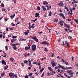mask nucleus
Listing matches in <instances>:
<instances>
[{
  "instance_id": "63",
  "label": "nucleus",
  "mask_w": 78,
  "mask_h": 78,
  "mask_svg": "<svg viewBox=\"0 0 78 78\" xmlns=\"http://www.w3.org/2000/svg\"><path fill=\"white\" fill-rule=\"evenodd\" d=\"M19 42H21V41H22V38H21V39H20V40H19Z\"/></svg>"
},
{
  "instance_id": "4",
  "label": "nucleus",
  "mask_w": 78,
  "mask_h": 78,
  "mask_svg": "<svg viewBox=\"0 0 78 78\" xmlns=\"http://www.w3.org/2000/svg\"><path fill=\"white\" fill-rule=\"evenodd\" d=\"M32 46V50L33 51H35L36 50V45H33Z\"/></svg>"
},
{
  "instance_id": "58",
  "label": "nucleus",
  "mask_w": 78,
  "mask_h": 78,
  "mask_svg": "<svg viewBox=\"0 0 78 78\" xmlns=\"http://www.w3.org/2000/svg\"><path fill=\"white\" fill-rule=\"evenodd\" d=\"M38 74H39V73H35V75H37V76Z\"/></svg>"
},
{
  "instance_id": "43",
  "label": "nucleus",
  "mask_w": 78,
  "mask_h": 78,
  "mask_svg": "<svg viewBox=\"0 0 78 78\" xmlns=\"http://www.w3.org/2000/svg\"><path fill=\"white\" fill-rule=\"evenodd\" d=\"M25 78H28V75L27 74L25 76Z\"/></svg>"
},
{
  "instance_id": "64",
  "label": "nucleus",
  "mask_w": 78,
  "mask_h": 78,
  "mask_svg": "<svg viewBox=\"0 0 78 78\" xmlns=\"http://www.w3.org/2000/svg\"><path fill=\"white\" fill-rule=\"evenodd\" d=\"M12 26H16V25L14 23H12Z\"/></svg>"
},
{
  "instance_id": "51",
  "label": "nucleus",
  "mask_w": 78,
  "mask_h": 78,
  "mask_svg": "<svg viewBox=\"0 0 78 78\" xmlns=\"http://www.w3.org/2000/svg\"><path fill=\"white\" fill-rule=\"evenodd\" d=\"M44 72L42 73V75L41 76V77H43V76L44 75Z\"/></svg>"
},
{
  "instance_id": "12",
  "label": "nucleus",
  "mask_w": 78,
  "mask_h": 78,
  "mask_svg": "<svg viewBox=\"0 0 78 78\" xmlns=\"http://www.w3.org/2000/svg\"><path fill=\"white\" fill-rule=\"evenodd\" d=\"M2 64H4V65H6V63L5 62V61L4 60H2Z\"/></svg>"
},
{
  "instance_id": "56",
  "label": "nucleus",
  "mask_w": 78,
  "mask_h": 78,
  "mask_svg": "<svg viewBox=\"0 0 78 78\" xmlns=\"http://www.w3.org/2000/svg\"><path fill=\"white\" fill-rule=\"evenodd\" d=\"M47 9L46 10V11H48V10H50V8H49V7H47Z\"/></svg>"
},
{
  "instance_id": "16",
  "label": "nucleus",
  "mask_w": 78,
  "mask_h": 78,
  "mask_svg": "<svg viewBox=\"0 0 78 78\" xmlns=\"http://www.w3.org/2000/svg\"><path fill=\"white\" fill-rule=\"evenodd\" d=\"M17 45H15V46H13L12 48H13V50H17V48L16 47V46Z\"/></svg>"
},
{
  "instance_id": "21",
  "label": "nucleus",
  "mask_w": 78,
  "mask_h": 78,
  "mask_svg": "<svg viewBox=\"0 0 78 78\" xmlns=\"http://www.w3.org/2000/svg\"><path fill=\"white\" fill-rule=\"evenodd\" d=\"M58 20L57 18H55L54 19V21L55 22H58Z\"/></svg>"
},
{
  "instance_id": "15",
  "label": "nucleus",
  "mask_w": 78,
  "mask_h": 78,
  "mask_svg": "<svg viewBox=\"0 0 78 78\" xmlns=\"http://www.w3.org/2000/svg\"><path fill=\"white\" fill-rule=\"evenodd\" d=\"M43 5H48V2L46 1H44L43 3Z\"/></svg>"
},
{
  "instance_id": "27",
  "label": "nucleus",
  "mask_w": 78,
  "mask_h": 78,
  "mask_svg": "<svg viewBox=\"0 0 78 78\" xmlns=\"http://www.w3.org/2000/svg\"><path fill=\"white\" fill-rule=\"evenodd\" d=\"M18 17H17V18H16L15 19V21L16 22H18Z\"/></svg>"
},
{
  "instance_id": "39",
  "label": "nucleus",
  "mask_w": 78,
  "mask_h": 78,
  "mask_svg": "<svg viewBox=\"0 0 78 78\" xmlns=\"http://www.w3.org/2000/svg\"><path fill=\"white\" fill-rule=\"evenodd\" d=\"M44 50L45 51H48V49H47V48H45Z\"/></svg>"
},
{
  "instance_id": "17",
  "label": "nucleus",
  "mask_w": 78,
  "mask_h": 78,
  "mask_svg": "<svg viewBox=\"0 0 78 78\" xmlns=\"http://www.w3.org/2000/svg\"><path fill=\"white\" fill-rule=\"evenodd\" d=\"M29 29L30 30H31V23H29Z\"/></svg>"
},
{
  "instance_id": "25",
  "label": "nucleus",
  "mask_w": 78,
  "mask_h": 78,
  "mask_svg": "<svg viewBox=\"0 0 78 78\" xmlns=\"http://www.w3.org/2000/svg\"><path fill=\"white\" fill-rule=\"evenodd\" d=\"M12 75H13V73H9V76H11V77L12 76Z\"/></svg>"
},
{
  "instance_id": "49",
  "label": "nucleus",
  "mask_w": 78,
  "mask_h": 78,
  "mask_svg": "<svg viewBox=\"0 0 78 78\" xmlns=\"http://www.w3.org/2000/svg\"><path fill=\"white\" fill-rule=\"evenodd\" d=\"M12 37V38H13V39H14L15 38H16V37H17V36H13Z\"/></svg>"
},
{
  "instance_id": "1",
  "label": "nucleus",
  "mask_w": 78,
  "mask_h": 78,
  "mask_svg": "<svg viewBox=\"0 0 78 78\" xmlns=\"http://www.w3.org/2000/svg\"><path fill=\"white\" fill-rule=\"evenodd\" d=\"M67 72L68 73H69V75H70L72 76V77H73V75L74 74V73L73 72H72V70H69L67 71Z\"/></svg>"
},
{
  "instance_id": "32",
  "label": "nucleus",
  "mask_w": 78,
  "mask_h": 78,
  "mask_svg": "<svg viewBox=\"0 0 78 78\" xmlns=\"http://www.w3.org/2000/svg\"><path fill=\"white\" fill-rule=\"evenodd\" d=\"M52 14V12H49V14H48V16H51Z\"/></svg>"
},
{
  "instance_id": "11",
  "label": "nucleus",
  "mask_w": 78,
  "mask_h": 78,
  "mask_svg": "<svg viewBox=\"0 0 78 78\" xmlns=\"http://www.w3.org/2000/svg\"><path fill=\"white\" fill-rule=\"evenodd\" d=\"M65 44L66 45H67V46L68 47H70V45L69 44V43L67 41H65Z\"/></svg>"
},
{
  "instance_id": "47",
  "label": "nucleus",
  "mask_w": 78,
  "mask_h": 78,
  "mask_svg": "<svg viewBox=\"0 0 78 78\" xmlns=\"http://www.w3.org/2000/svg\"><path fill=\"white\" fill-rule=\"evenodd\" d=\"M38 33L39 34H42V33L43 32H42V31H41V32L38 31Z\"/></svg>"
},
{
  "instance_id": "20",
  "label": "nucleus",
  "mask_w": 78,
  "mask_h": 78,
  "mask_svg": "<svg viewBox=\"0 0 78 78\" xmlns=\"http://www.w3.org/2000/svg\"><path fill=\"white\" fill-rule=\"evenodd\" d=\"M10 61H11V62H13L14 61V58H10Z\"/></svg>"
},
{
  "instance_id": "3",
  "label": "nucleus",
  "mask_w": 78,
  "mask_h": 78,
  "mask_svg": "<svg viewBox=\"0 0 78 78\" xmlns=\"http://www.w3.org/2000/svg\"><path fill=\"white\" fill-rule=\"evenodd\" d=\"M48 69L49 70L51 71V72H52V73H54V74L56 73V72H55V71H53V69H51V67H48Z\"/></svg>"
},
{
  "instance_id": "37",
  "label": "nucleus",
  "mask_w": 78,
  "mask_h": 78,
  "mask_svg": "<svg viewBox=\"0 0 78 78\" xmlns=\"http://www.w3.org/2000/svg\"><path fill=\"white\" fill-rule=\"evenodd\" d=\"M4 75H5V73H4V72H3V73L1 74V75L2 76H3Z\"/></svg>"
},
{
  "instance_id": "50",
  "label": "nucleus",
  "mask_w": 78,
  "mask_h": 78,
  "mask_svg": "<svg viewBox=\"0 0 78 78\" xmlns=\"http://www.w3.org/2000/svg\"><path fill=\"white\" fill-rule=\"evenodd\" d=\"M5 49H6V50H8V46H5Z\"/></svg>"
},
{
  "instance_id": "36",
  "label": "nucleus",
  "mask_w": 78,
  "mask_h": 78,
  "mask_svg": "<svg viewBox=\"0 0 78 78\" xmlns=\"http://www.w3.org/2000/svg\"><path fill=\"white\" fill-rule=\"evenodd\" d=\"M17 44H18V43L16 44H12V46L14 47V46H15V45H17Z\"/></svg>"
},
{
  "instance_id": "48",
  "label": "nucleus",
  "mask_w": 78,
  "mask_h": 78,
  "mask_svg": "<svg viewBox=\"0 0 78 78\" xmlns=\"http://www.w3.org/2000/svg\"><path fill=\"white\" fill-rule=\"evenodd\" d=\"M61 60L62 61V62H65V60H63V59H61Z\"/></svg>"
},
{
  "instance_id": "18",
  "label": "nucleus",
  "mask_w": 78,
  "mask_h": 78,
  "mask_svg": "<svg viewBox=\"0 0 78 78\" xmlns=\"http://www.w3.org/2000/svg\"><path fill=\"white\" fill-rule=\"evenodd\" d=\"M65 25L66 26V27L68 28H70V26H69V25H68L67 24L65 23L64 24V26Z\"/></svg>"
},
{
  "instance_id": "59",
  "label": "nucleus",
  "mask_w": 78,
  "mask_h": 78,
  "mask_svg": "<svg viewBox=\"0 0 78 78\" xmlns=\"http://www.w3.org/2000/svg\"><path fill=\"white\" fill-rule=\"evenodd\" d=\"M64 75L65 76H66V77H67V74H66V73H64Z\"/></svg>"
},
{
  "instance_id": "62",
  "label": "nucleus",
  "mask_w": 78,
  "mask_h": 78,
  "mask_svg": "<svg viewBox=\"0 0 78 78\" xmlns=\"http://www.w3.org/2000/svg\"><path fill=\"white\" fill-rule=\"evenodd\" d=\"M68 8H67V6H65V9H67Z\"/></svg>"
},
{
  "instance_id": "38",
  "label": "nucleus",
  "mask_w": 78,
  "mask_h": 78,
  "mask_svg": "<svg viewBox=\"0 0 78 78\" xmlns=\"http://www.w3.org/2000/svg\"><path fill=\"white\" fill-rule=\"evenodd\" d=\"M44 70V68H42L41 69H40L41 72H42V71Z\"/></svg>"
},
{
  "instance_id": "19",
  "label": "nucleus",
  "mask_w": 78,
  "mask_h": 78,
  "mask_svg": "<svg viewBox=\"0 0 78 78\" xmlns=\"http://www.w3.org/2000/svg\"><path fill=\"white\" fill-rule=\"evenodd\" d=\"M16 41V39L13 38L11 40V42H15Z\"/></svg>"
},
{
  "instance_id": "40",
  "label": "nucleus",
  "mask_w": 78,
  "mask_h": 78,
  "mask_svg": "<svg viewBox=\"0 0 78 78\" xmlns=\"http://www.w3.org/2000/svg\"><path fill=\"white\" fill-rule=\"evenodd\" d=\"M69 3H72V4H74V3H75V2H72L69 1Z\"/></svg>"
},
{
  "instance_id": "52",
  "label": "nucleus",
  "mask_w": 78,
  "mask_h": 78,
  "mask_svg": "<svg viewBox=\"0 0 78 78\" xmlns=\"http://www.w3.org/2000/svg\"><path fill=\"white\" fill-rule=\"evenodd\" d=\"M1 6L2 7H3V8H4V4H2L1 5Z\"/></svg>"
},
{
  "instance_id": "8",
  "label": "nucleus",
  "mask_w": 78,
  "mask_h": 78,
  "mask_svg": "<svg viewBox=\"0 0 78 78\" xmlns=\"http://www.w3.org/2000/svg\"><path fill=\"white\" fill-rule=\"evenodd\" d=\"M64 23V21H62L61 20L58 22L59 24L61 26H63V23Z\"/></svg>"
},
{
  "instance_id": "35",
  "label": "nucleus",
  "mask_w": 78,
  "mask_h": 78,
  "mask_svg": "<svg viewBox=\"0 0 78 78\" xmlns=\"http://www.w3.org/2000/svg\"><path fill=\"white\" fill-rule=\"evenodd\" d=\"M61 74H59L58 75H57V76L58 78H60L61 77Z\"/></svg>"
},
{
  "instance_id": "34",
  "label": "nucleus",
  "mask_w": 78,
  "mask_h": 78,
  "mask_svg": "<svg viewBox=\"0 0 78 78\" xmlns=\"http://www.w3.org/2000/svg\"><path fill=\"white\" fill-rule=\"evenodd\" d=\"M8 66H5V69H4V70H6V69H8Z\"/></svg>"
},
{
  "instance_id": "22",
  "label": "nucleus",
  "mask_w": 78,
  "mask_h": 78,
  "mask_svg": "<svg viewBox=\"0 0 78 78\" xmlns=\"http://www.w3.org/2000/svg\"><path fill=\"white\" fill-rule=\"evenodd\" d=\"M15 13H14L13 15L12 16H11L10 17H11V19H13V18H14V16H15Z\"/></svg>"
},
{
  "instance_id": "41",
  "label": "nucleus",
  "mask_w": 78,
  "mask_h": 78,
  "mask_svg": "<svg viewBox=\"0 0 78 78\" xmlns=\"http://www.w3.org/2000/svg\"><path fill=\"white\" fill-rule=\"evenodd\" d=\"M22 41H26V40H27V39H25V38H22Z\"/></svg>"
},
{
  "instance_id": "55",
  "label": "nucleus",
  "mask_w": 78,
  "mask_h": 78,
  "mask_svg": "<svg viewBox=\"0 0 78 78\" xmlns=\"http://www.w3.org/2000/svg\"><path fill=\"white\" fill-rule=\"evenodd\" d=\"M68 38L69 39H72V37L71 36L68 37Z\"/></svg>"
},
{
  "instance_id": "31",
  "label": "nucleus",
  "mask_w": 78,
  "mask_h": 78,
  "mask_svg": "<svg viewBox=\"0 0 78 78\" xmlns=\"http://www.w3.org/2000/svg\"><path fill=\"white\" fill-rule=\"evenodd\" d=\"M28 65L30 67H32V65L31 64V63H29L28 64Z\"/></svg>"
},
{
  "instance_id": "29",
  "label": "nucleus",
  "mask_w": 78,
  "mask_h": 78,
  "mask_svg": "<svg viewBox=\"0 0 78 78\" xmlns=\"http://www.w3.org/2000/svg\"><path fill=\"white\" fill-rule=\"evenodd\" d=\"M24 34L25 35H26V36H27V35H28V32L27 31L25 32H24Z\"/></svg>"
},
{
  "instance_id": "14",
  "label": "nucleus",
  "mask_w": 78,
  "mask_h": 78,
  "mask_svg": "<svg viewBox=\"0 0 78 78\" xmlns=\"http://www.w3.org/2000/svg\"><path fill=\"white\" fill-rule=\"evenodd\" d=\"M41 7L43 9V11H46V8L44 6H42Z\"/></svg>"
},
{
  "instance_id": "44",
  "label": "nucleus",
  "mask_w": 78,
  "mask_h": 78,
  "mask_svg": "<svg viewBox=\"0 0 78 78\" xmlns=\"http://www.w3.org/2000/svg\"><path fill=\"white\" fill-rule=\"evenodd\" d=\"M58 69V66H56L55 67V70H56V69Z\"/></svg>"
},
{
  "instance_id": "54",
  "label": "nucleus",
  "mask_w": 78,
  "mask_h": 78,
  "mask_svg": "<svg viewBox=\"0 0 78 78\" xmlns=\"http://www.w3.org/2000/svg\"><path fill=\"white\" fill-rule=\"evenodd\" d=\"M24 56L25 57H27V54L25 53L24 54Z\"/></svg>"
},
{
  "instance_id": "60",
  "label": "nucleus",
  "mask_w": 78,
  "mask_h": 78,
  "mask_svg": "<svg viewBox=\"0 0 78 78\" xmlns=\"http://www.w3.org/2000/svg\"><path fill=\"white\" fill-rule=\"evenodd\" d=\"M4 20H5V21L6 22V21H7V20H8V19L7 18H5V19H4Z\"/></svg>"
},
{
  "instance_id": "2",
  "label": "nucleus",
  "mask_w": 78,
  "mask_h": 78,
  "mask_svg": "<svg viewBox=\"0 0 78 78\" xmlns=\"http://www.w3.org/2000/svg\"><path fill=\"white\" fill-rule=\"evenodd\" d=\"M58 5H59V6H63L64 5V4L62 2V1H60L59 3H58Z\"/></svg>"
},
{
  "instance_id": "28",
  "label": "nucleus",
  "mask_w": 78,
  "mask_h": 78,
  "mask_svg": "<svg viewBox=\"0 0 78 78\" xmlns=\"http://www.w3.org/2000/svg\"><path fill=\"white\" fill-rule=\"evenodd\" d=\"M37 10H38L39 11L41 10V8L39 6L37 7Z\"/></svg>"
},
{
  "instance_id": "6",
  "label": "nucleus",
  "mask_w": 78,
  "mask_h": 78,
  "mask_svg": "<svg viewBox=\"0 0 78 78\" xmlns=\"http://www.w3.org/2000/svg\"><path fill=\"white\" fill-rule=\"evenodd\" d=\"M58 67H60L61 69H63V70H66V68L64 67V66H61L59 64H58Z\"/></svg>"
},
{
  "instance_id": "33",
  "label": "nucleus",
  "mask_w": 78,
  "mask_h": 78,
  "mask_svg": "<svg viewBox=\"0 0 78 78\" xmlns=\"http://www.w3.org/2000/svg\"><path fill=\"white\" fill-rule=\"evenodd\" d=\"M75 21L77 23H78V20L77 19H75Z\"/></svg>"
},
{
  "instance_id": "10",
  "label": "nucleus",
  "mask_w": 78,
  "mask_h": 78,
  "mask_svg": "<svg viewBox=\"0 0 78 78\" xmlns=\"http://www.w3.org/2000/svg\"><path fill=\"white\" fill-rule=\"evenodd\" d=\"M29 47H28V46H26L25 49L26 50H28L30 48V45H28Z\"/></svg>"
},
{
  "instance_id": "9",
  "label": "nucleus",
  "mask_w": 78,
  "mask_h": 78,
  "mask_svg": "<svg viewBox=\"0 0 78 78\" xmlns=\"http://www.w3.org/2000/svg\"><path fill=\"white\" fill-rule=\"evenodd\" d=\"M51 64H52V66L53 67H54L55 66H56V63L55 62L53 61L51 62Z\"/></svg>"
},
{
  "instance_id": "45",
  "label": "nucleus",
  "mask_w": 78,
  "mask_h": 78,
  "mask_svg": "<svg viewBox=\"0 0 78 78\" xmlns=\"http://www.w3.org/2000/svg\"><path fill=\"white\" fill-rule=\"evenodd\" d=\"M64 12L65 14H66V15H67V12H66V10H64Z\"/></svg>"
},
{
  "instance_id": "46",
  "label": "nucleus",
  "mask_w": 78,
  "mask_h": 78,
  "mask_svg": "<svg viewBox=\"0 0 78 78\" xmlns=\"http://www.w3.org/2000/svg\"><path fill=\"white\" fill-rule=\"evenodd\" d=\"M31 67H31V66H30L27 68V69H28V70H30V69H31Z\"/></svg>"
},
{
  "instance_id": "30",
  "label": "nucleus",
  "mask_w": 78,
  "mask_h": 78,
  "mask_svg": "<svg viewBox=\"0 0 78 78\" xmlns=\"http://www.w3.org/2000/svg\"><path fill=\"white\" fill-rule=\"evenodd\" d=\"M28 61L27 60H25L23 61V62L24 63V64H27V63H28Z\"/></svg>"
},
{
  "instance_id": "7",
  "label": "nucleus",
  "mask_w": 78,
  "mask_h": 78,
  "mask_svg": "<svg viewBox=\"0 0 78 78\" xmlns=\"http://www.w3.org/2000/svg\"><path fill=\"white\" fill-rule=\"evenodd\" d=\"M41 44H43L44 45H48V44H49V43H48V42H47L46 41H44L42 42Z\"/></svg>"
},
{
  "instance_id": "26",
  "label": "nucleus",
  "mask_w": 78,
  "mask_h": 78,
  "mask_svg": "<svg viewBox=\"0 0 78 78\" xmlns=\"http://www.w3.org/2000/svg\"><path fill=\"white\" fill-rule=\"evenodd\" d=\"M65 64H66V65L67 66H69V65L68 62H65Z\"/></svg>"
},
{
  "instance_id": "61",
  "label": "nucleus",
  "mask_w": 78,
  "mask_h": 78,
  "mask_svg": "<svg viewBox=\"0 0 78 78\" xmlns=\"http://www.w3.org/2000/svg\"><path fill=\"white\" fill-rule=\"evenodd\" d=\"M35 41L36 42H38V39H37V38H36L35 39Z\"/></svg>"
},
{
  "instance_id": "23",
  "label": "nucleus",
  "mask_w": 78,
  "mask_h": 78,
  "mask_svg": "<svg viewBox=\"0 0 78 78\" xmlns=\"http://www.w3.org/2000/svg\"><path fill=\"white\" fill-rule=\"evenodd\" d=\"M37 38V37H36V36H35L34 37H31L32 39H33L34 40H35V39Z\"/></svg>"
},
{
  "instance_id": "57",
  "label": "nucleus",
  "mask_w": 78,
  "mask_h": 78,
  "mask_svg": "<svg viewBox=\"0 0 78 78\" xmlns=\"http://www.w3.org/2000/svg\"><path fill=\"white\" fill-rule=\"evenodd\" d=\"M5 10H6V9H2V11H5Z\"/></svg>"
},
{
  "instance_id": "5",
  "label": "nucleus",
  "mask_w": 78,
  "mask_h": 78,
  "mask_svg": "<svg viewBox=\"0 0 78 78\" xmlns=\"http://www.w3.org/2000/svg\"><path fill=\"white\" fill-rule=\"evenodd\" d=\"M58 15H59L60 16H61L63 19H66V17H65V16H64V14L62 13H60Z\"/></svg>"
},
{
  "instance_id": "13",
  "label": "nucleus",
  "mask_w": 78,
  "mask_h": 78,
  "mask_svg": "<svg viewBox=\"0 0 78 78\" xmlns=\"http://www.w3.org/2000/svg\"><path fill=\"white\" fill-rule=\"evenodd\" d=\"M39 17L40 16H39V14L38 13H36L35 14V17Z\"/></svg>"
},
{
  "instance_id": "24",
  "label": "nucleus",
  "mask_w": 78,
  "mask_h": 78,
  "mask_svg": "<svg viewBox=\"0 0 78 78\" xmlns=\"http://www.w3.org/2000/svg\"><path fill=\"white\" fill-rule=\"evenodd\" d=\"M34 23H33L32 24V26H31V27L32 28H34Z\"/></svg>"
},
{
  "instance_id": "42",
  "label": "nucleus",
  "mask_w": 78,
  "mask_h": 78,
  "mask_svg": "<svg viewBox=\"0 0 78 78\" xmlns=\"http://www.w3.org/2000/svg\"><path fill=\"white\" fill-rule=\"evenodd\" d=\"M68 21V22H70V21H71V20H72L70 19H68L67 20Z\"/></svg>"
},
{
  "instance_id": "53",
  "label": "nucleus",
  "mask_w": 78,
  "mask_h": 78,
  "mask_svg": "<svg viewBox=\"0 0 78 78\" xmlns=\"http://www.w3.org/2000/svg\"><path fill=\"white\" fill-rule=\"evenodd\" d=\"M32 74H33V73H30L29 76H32Z\"/></svg>"
}]
</instances>
